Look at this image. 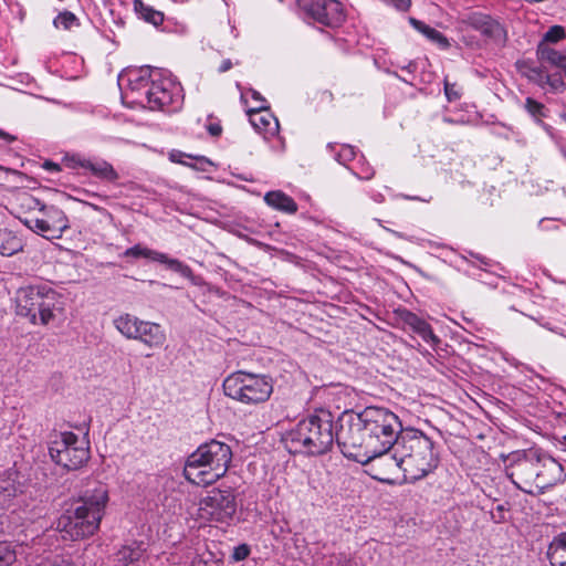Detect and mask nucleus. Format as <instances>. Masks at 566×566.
Instances as JSON below:
<instances>
[{
	"mask_svg": "<svg viewBox=\"0 0 566 566\" xmlns=\"http://www.w3.org/2000/svg\"><path fill=\"white\" fill-rule=\"evenodd\" d=\"M402 429L399 418L379 407H367L361 412L340 415L337 446L342 453L355 461H368L394 451Z\"/></svg>",
	"mask_w": 566,
	"mask_h": 566,
	"instance_id": "nucleus-1",
	"label": "nucleus"
},
{
	"mask_svg": "<svg viewBox=\"0 0 566 566\" xmlns=\"http://www.w3.org/2000/svg\"><path fill=\"white\" fill-rule=\"evenodd\" d=\"M507 476L524 493L534 494L533 486L544 490L555 483L562 467L537 448L503 457Z\"/></svg>",
	"mask_w": 566,
	"mask_h": 566,
	"instance_id": "nucleus-2",
	"label": "nucleus"
},
{
	"mask_svg": "<svg viewBox=\"0 0 566 566\" xmlns=\"http://www.w3.org/2000/svg\"><path fill=\"white\" fill-rule=\"evenodd\" d=\"M340 430V416L334 424L333 415L325 409L301 420L285 437L290 452L319 455L327 452Z\"/></svg>",
	"mask_w": 566,
	"mask_h": 566,
	"instance_id": "nucleus-3",
	"label": "nucleus"
},
{
	"mask_svg": "<svg viewBox=\"0 0 566 566\" xmlns=\"http://www.w3.org/2000/svg\"><path fill=\"white\" fill-rule=\"evenodd\" d=\"M386 460L392 461L407 476L419 479L437 468L439 457L434 442L429 437L420 430L409 428L400 432L391 457Z\"/></svg>",
	"mask_w": 566,
	"mask_h": 566,
	"instance_id": "nucleus-4",
	"label": "nucleus"
},
{
	"mask_svg": "<svg viewBox=\"0 0 566 566\" xmlns=\"http://www.w3.org/2000/svg\"><path fill=\"white\" fill-rule=\"evenodd\" d=\"M231 460V448L223 442L211 440L188 457L184 473L192 484L208 486L224 476Z\"/></svg>",
	"mask_w": 566,
	"mask_h": 566,
	"instance_id": "nucleus-5",
	"label": "nucleus"
},
{
	"mask_svg": "<svg viewBox=\"0 0 566 566\" xmlns=\"http://www.w3.org/2000/svg\"><path fill=\"white\" fill-rule=\"evenodd\" d=\"M14 300L17 314L34 325H48L63 311L62 295L46 283L19 287Z\"/></svg>",
	"mask_w": 566,
	"mask_h": 566,
	"instance_id": "nucleus-6",
	"label": "nucleus"
},
{
	"mask_svg": "<svg viewBox=\"0 0 566 566\" xmlns=\"http://www.w3.org/2000/svg\"><path fill=\"white\" fill-rule=\"evenodd\" d=\"M108 497H78L73 511L60 520L57 528L72 541L90 537L99 528Z\"/></svg>",
	"mask_w": 566,
	"mask_h": 566,
	"instance_id": "nucleus-7",
	"label": "nucleus"
},
{
	"mask_svg": "<svg viewBox=\"0 0 566 566\" xmlns=\"http://www.w3.org/2000/svg\"><path fill=\"white\" fill-rule=\"evenodd\" d=\"M222 388L227 397L238 402L258 405L270 398L273 382L266 375L239 370L226 377Z\"/></svg>",
	"mask_w": 566,
	"mask_h": 566,
	"instance_id": "nucleus-8",
	"label": "nucleus"
},
{
	"mask_svg": "<svg viewBox=\"0 0 566 566\" xmlns=\"http://www.w3.org/2000/svg\"><path fill=\"white\" fill-rule=\"evenodd\" d=\"M132 84V90L145 96L153 111H165L175 103L178 95L176 84L170 78L161 77V73L149 65L140 67L138 77Z\"/></svg>",
	"mask_w": 566,
	"mask_h": 566,
	"instance_id": "nucleus-9",
	"label": "nucleus"
},
{
	"mask_svg": "<svg viewBox=\"0 0 566 566\" xmlns=\"http://www.w3.org/2000/svg\"><path fill=\"white\" fill-rule=\"evenodd\" d=\"M23 205L29 209H38L40 216L34 218H25L22 222L36 234L45 239L53 240L62 238L65 230L70 228L69 219L56 206L43 205L39 199L27 195Z\"/></svg>",
	"mask_w": 566,
	"mask_h": 566,
	"instance_id": "nucleus-10",
	"label": "nucleus"
},
{
	"mask_svg": "<svg viewBox=\"0 0 566 566\" xmlns=\"http://www.w3.org/2000/svg\"><path fill=\"white\" fill-rule=\"evenodd\" d=\"M78 437L73 432H62L59 440L49 447V454L56 464L66 470H76L90 459L88 448L80 447Z\"/></svg>",
	"mask_w": 566,
	"mask_h": 566,
	"instance_id": "nucleus-11",
	"label": "nucleus"
},
{
	"mask_svg": "<svg viewBox=\"0 0 566 566\" xmlns=\"http://www.w3.org/2000/svg\"><path fill=\"white\" fill-rule=\"evenodd\" d=\"M296 6L306 21L336 28L345 20L343 4L337 0H296Z\"/></svg>",
	"mask_w": 566,
	"mask_h": 566,
	"instance_id": "nucleus-12",
	"label": "nucleus"
},
{
	"mask_svg": "<svg viewBox=\"0 0 566 566\" xmlns=\"http://www.w3.org/2000/svg\"><path fill=\"white\" fill-rule=\"evenodd\" d=\"M463 22L496 44H504L506 41V31L503 25L488 14L472 12L463 19Z\"/></svg>",
	"mask_w": 566,
	"mask_h": 566,
	"instance_id": "nucleus-13",
	"label": "nucleus"
},
{
	"mask_svg": "<svg viewBox=\"0 0 566 566\" xmlns=\"http://www.w3.org/2000/svg\"><path fill=\"white\" fill-rule=\"evenodd\" d=\"M126 258H145L149 259L151 261H156L163 264H166L168 269L171 271L179 273L184 277L191 279L193 273L190 266L182 263L181 261L177 259H171L167 254L148 249L146 247H143L140 244H136L132 248H128L123 253Z\"/></svg>",
	"mask_w": 566,
	"mask_h": 566,
	"instance_id": "nucleus-14",
	"label": "nucleus"
},
{
	"mask_svg": "<svg viewBox=\"0 0 566 566\" xmlns=\"http://www.w3.org/2000/svg\"><path fill=\"white\" fill-rule=\"evenodd\" d=\"M399 318L405 328L420 336L422 340L429 344L433 349L441 343V339L433 333L431 325L417 314L403 310L399 313Z\"/></svg>",
	"mask_w": 566,
	"mask_h": 566,
	"instance_id": "nucleus-15",
	"label": "nucleus"
},
{
	"mask_svg": "<svg viewBox=\"0 0 566 566\" xmlns=\"http://www.w3.org/2000/svg\"><path fill=\"white\" fill-rule=\"evenodd\" d=\"M70 163L72 164L71 167H73V168L82 167V168L88 169L95 177H97L99 179L107 180V181H116L118 179L117 171L114 169V167L109 163H107L105 160L91 161V160L72 157L70 159Z\"/></svg>",
	"mask_w": 566,
	"mask_h": 566,
	"instance_id": "nucleus-16",
	"label": "nucleus"
},
{
	"mask_svg": "<svg viewBox=\"0 0 566 566\" xmlns=\"http://www.w3.org/2000/svg\"><path fill=\"white\" fill-rule=\"evenodd\" d=\"M250 123L259 133L274 134L279 128V120L269 112V107L260 105L248 112Z\"/></svg>",
	"mask_w": 566,
	"mask_h": 566,
	"instance_id": "nucleus-17",
	"label": "nucleus"
},
{
	"mask_svg": "<svg viewBox=\"0 0 566 566\" xmlns=\"http://www.w3.org/2000/svg\"><path fill=\"white\" fill-rule=\"evenodd\" d=\"M135 339L148 347H159L164 344L166 335L159 324L142 321Z\"/></svg>",
	"mask_w": 566,
	"mask_h": 566,
	"instance_id": "nucleus-18",
	"label": "nucleus"
},
{
	"mask_svg": "<svg viewBox=\"0 0 566 566\" xmlns=\"http://www.w3.org/2000/svg\"><path fill=\"white\" fill-rule=\"evenodd\" d=\"M145 553L144 544L133 542L115 554V566H135Z\"/></svg>",
	"mask_w": 566,
	"mask_h": 566,
	"instance_id": "nucleus-19",
	"label": "nucleus"
},
{
	"mask_svg": "<svg viewBox=\"0 0 566 566\" xmlns=\"http://www.w3.org/2000/svg\"><path fill=\"white\" fill-rule=\"evenodd\" d=\"M537 56L541 62L558 67L566 76V51H557L546 43H539Z\"/></svg>",
	"mask_w": 566,
	"mask_h": 566,
	"instance_id": "nucleus-20",
	"label": "nucleus"
},
{
	"mask_svg": "<svg viewBox=\"0 0 566 566\" xmlns=\"http://www.w3.org/2000/svg\"><path fill=\"white\" fill-rule=\"evenodd\" d=\"M264 201L270 207L287 213H295L297 211L296 202L283 191H269L264 196Z\"/></svg>",
	"mask_w": 566,
	"mask_h": 566,
	"instance_id": "nucleus-21",
	"label": "nucleus"
},
{
	"mask_svg": "<svg viewBox=\"0 0 566 566\" xmlns=\"http://www.w3.org/2000/svg\"><path fill=\"white\" fill-rule=\"evenodd\" d=\"M547 556L552 566H566V533L554 537L549 544Z\"/></svg>",
	"mask_w": 566,
	"mask_h": 566,
	"instance_id": "nucleus-22",
	"label": "nucleus"
},
{
	"mask_svg": "<svg viewBox=\"0 0 566 566\" xmlns=\"http://www.w3.org/2000/svg\"><path fill=\"white\" fill-rule=\"evenodd\" d=\"M134 11L139 19L154 27H159L165 20V15L161 11L144 3L143 0H134Z\"/></svg>",
	"mask_w": 566,
	"mask_h": 566,
	"instance_id": "nucleus-23",
	"label": "nucleus"
},
{
	"mask_svg": "<svg viewBox=\"0 0 566 566\" xmlns=\"http://www.w3.org/2000/svg\"><path fill=\"white\" fill-rule=\"evenodd\" d=\"M142 319L130 314H123L114 319L116 329L126 338L135 339Z\"/></svg>",
	"mask_w": 566,
	"mask_h": 566,
	"instance_id": "nucleus-24",
	"label": "nucleus"
},
{
	"mask_svg": "<svg viewBox=\"0 0 566 566\" xmlns=\"http://www.w3.org/2000/svg\"><path fill=\"white\" fill-rule=\"evenodd\" d=\"M387 457H391V451L384 453L381 457H377L373 460L368 461H359L363 464L370 465V471H368L374 478L378 480L386 479V473L391 471L396 467L392 461L386 460Z\"/></svg>",
	"mask_w": 566,
	"mask_h": 566,
	"instance_id": "nucleus-25",
	"label": "nucleus"
},
{
	"mask_svg": "<svg viewBox=\"0 0 566 566\" xmlns=\"http://www.w3.org/2000/svg\"><path fill=\"white\" fill-rule=\"evenodd\" d=\"M22 250L21 240L11 231H0V253L6 256H11Z\"/></svg>",
	"mask_w": 566,
	"mask_h": 566,
	"instance_id": "nucleus-26",
	"label": "nucleus"
},
{
	"mask_svg": "<svg viewBox=\"0 0 566 566\" xmlns=\"http://www.w3.org/2000/svg\"><path fill=\"white\" fill-rule=\"evenodd\" d=\"M409 22L416 30H418L419 32L424 34L431 41L437 42L441 48L449 46V42H448L447 38L438 30L427 25L426 23L417 20L416 18H410Z\"/></svg>",
	"mask_w": 566,
	"mask_h": 566,
	"instance_id": "nucleus-27",
	"label": "nucleus"
},
{
	"mask_svg": "<svg viewBox=\"0 0 566 566\" xmlns=\"http://www.w3.org/2000/svg\"><path fill=\"white\" fill-rule=\"evenodd\" d=\"M17 560V552L10 543H0V566H11Z\"/></svg>",
	"mask_w": 566,
	"mask_h": 566,
	"instance_id": "nucleus-28",
	"label": "nucleus"
},
{
	"mask_svg": "<svg viewBox=\"0 0 566 566\" xmlns=\"http://www.w3.org/2000/svg\"><path fill=\"white\" fill-rule=\"evenodd\" d=\"M525 109L536 120H541L542 117L546 116V108H545L544 104L535 101L532 97H527L525 99Z\"/></svg>",
	"mask_w": 566,
	"mask_h": 566,
	"instance_id": "nucleus-29",
	"label": "nucleus"
},
{
	"mask_svg": "<svg viewBox=\"0 0 566 566\" xmlns=\"http://www.w3.org/2000/svg\"><path fill=\"white\" fill-rule=\"evenodd\" d=\"M492 500V497H489ZM491 518L495 523H501L506 520V515L509 514V510L505 507V504L500 503L496 497H493L490 509Z\"/></svg>",
	"mask_w": 566,
	"mask_h": 566,
	"instance_id": "nucleus-30",
	"label": "nucleus"
},
{
	"mask_svg": "<svg viewBox=\"0 0 566 566\" xmlns=\"http://www.w3.org/2000/svg\"><path fill=\"white\" fill-rule=\"evenodd\" d=\"M77 18L75 17V14H73L72 12L70 11H65L63 13H60L55 19H54V25L56 28H61V29H64V30H70L72 29L74 25H77Z\"/></svg>",
	"mask_w": 566,
	"mask_h": 566,
	"instance_id": "nucleus-31",
	"label": "nucleus"
},
{
	"mask_svg": "<svg viewBox=\"0 0 566 566\" xmlns=\"http://www.w3.org/2000/svg\"><path fill=\"white\" fill-rule=\"evenodd\" d=\"M547 84L551 87V91L554 93H562L566 88V84L563 81L562 76L557 73L547 74L542 82V85Z\"/></svg>",
	"mask_w": 566,
	"mask_h": 566,
	"instance_id": "nucleus-32",
	"label": "nucleus"
},
{
	"mask_svg": "<svg viewBox=\"0 0 566 566\" xmlns=\"http://www.w3.org/2000/svg\"><path fill=\"white\" fill-rule=\"evenodd\" d=\"M444 84V95L448 102H457L462 96V90L457 83H450L446 77L443 81Z\"/></svg>",
	"mask_w": 566,
	"mask_h": 566,
	"instance_id": "nucleus-33",
	"label": "nucleus"
},
{
	"mask_svg": "<svg viewBox=\"0 0 566 566\" xmlns=\"http://www.w3.org/2000/svg\"><path fill=\"white\" fill-rule=\"evenodd\" d=\"M566 36L565 29L560 25H553L544 34V42L556 43Z\"/></svg>",
	"mask_w": 566,
	"mask_h": 566,
	"instance_id": "nucleus-34",
	"label": "nucleus"
},
{
	"mask_svg": "<svg viewBox=\"0 0 566 566\" xmlns=\"http://www.w3.org/2000/svg\"><path fill=\"white\" fill-rule=\"evenodd\" d=\"M35 566H76L73 560L64 556H54L43 559Z\"/></svg>",
	"mask_w": 566,
	"mask_h": 566,
	"instance_id": "nucleus-35",
	"label": "nucleus"
},
{
	"mask_svg": "<svg viewBox=\"0 0 566 566\" xmlns=\"http://www.w3.org/2000/svg\"><path fill=\"white\" fill-rule=\"evenodd\" d=\"M356 156L355 149L353 146L344 145L340 150L336 154L335 159L345 165L348 161H352Z\"/></svg>",
	"mask_w": 566,
	"mask_h": 566,
	"instance_id": "nucleus-36",
	"label": "nucleus"
},
{
	"mask_svg": "<svg viewBox=\"0 0 566 566\" xmlns=\"http://www.w3.org/2000/svg\"><path fill=\"white\" fill-rule=\"evenodd\" d=\"M251 548L248 544H240L233 548L231 559L233 562H242L249 557Z\"/></svg>",
	"mask_w": 566,
	"mask_h": 566,
	"instance_id": "nucleus-37",
	"label": "nucleus"
},
{
	"mask_svg": "<svg viewBox=\"0 0 566 566\" xmlns=\"http://www.w3.org/2000/svg\"><path fill=\"white\" fill-rule=\"evenodd\" d=\"M193 159H195L193 164L185 163V165L192 167L200 171H208L209 170L208 168L213 166L212 161L203 156L195 157ZM178 161L181 163V160H178ZM182 164H184V161H182Z\"/></svg>",
	"mask_w": 566,
	"mask_h": 566,
	"instance_id": "nucleus-38",
	"label": "nucleus"
},
{
	"mask_svg": "<svg viewBox=\"0 0 566 566\" xmlns=\"http://www.w3.org/2000/svg\"><path fill=\"white\" fill-rule=\"evenodd\" d=\"M208 133L213 137H219L222 133V127L219 123H210L207 125Z\"/></svg>",
	"mask_w": 566,
	"mask_h": 566,
	"instance_id": "nucleus-39",
	"label": "nucleus"
},
{
	"mask_svg": "<svg viewBox=\"0 0 566 566\" xmlns=\"http://www.w3.org/2000/svg\"><path fill=\"white\" fill-rule=\"evenodd\" d=\"M222 501H226L227 500V505H226V512L224 514L227 516H231L234 512H235V503H234V497H232V500L230 501L229 497H221Z\"/></svg>",
	"mask_w": 566,
	"mask_h": 566,
	"instance_id": "nucleus-40",
	"label": "nucleus"
},
{
	"mask_svg": "<svg viewBox=\"0 0 566 566\" xmlns=\"http://www.w3.org/2000/svg\"><path fill=\"white\" fill-rule=\"evenodd\" d=\"M376 221H377V223H378L381 228H384L386 231L390 232V233H391V234H394L395 237H397V238H399V239H405L403 233L398 232V231H395V230H392V229H389V228H387V227L382 226V221H381V220H379V219H376Z\"/></svg>",
	"mask_w": 566,
	"mask_h": 566,
	"instance_id": "nucleus-41",
	"label": "nucleus"
},
{
	"mask_svg": "<svg viewBox=\"0 0 566 566\" xmlns=\"http://www.w3.org/2000/svg\"><path fill=\"white\" fill-rule=\"evenodd\" d=\"M232 67V62L230 60H223L218 69L220 73H224Z\"/></svg>",
	"mask_w": 566,
	"mask_h": 566,
	"instance_id": "nucleus-42",
	"label": "nucleus"
},
{
	"mask_svg": "<svg viewBox=\"0 0 566 566\" xmlns=\"http://www.w3.org/2000/svg\"><path fill=\"white\" fill-rule=\"evenodd\" d=\"M0 138L3 139L6 143H12L17 139L15 136L10 135L9 133L0 129Z\"/></svg>",
	"mask_w": 566,
	"mask_h": 566,
	"instance_id": "nucleus-43",
	"label": "nucleus"
},
{
	"mask_svg": "<svg viewBox=\"0 0 566 566\" xmlns=\"http://www.w3.org/2000/svg\"><path fill=\"white\" fill-rule=\"evenodd\" d=\"M44 168L50 171H60L61 170L60 166L53 161H45Z\"/></svg>",
	"mask_w": 566,
	"mask_h": 566,
	"instance_id": "nucleus-44",
	"label": "nucleus"
},
{
	"mask_svg": "<svg viewBox=\"0 0 566 566\" xmlns=\"http://www.w3.org/2000/svg\"><path fill=\"white\" fill-rule=\"evenodd\" d=\"M217 500H218V497H211V496H208V497H205V499L200 502V505L210 506V505H212Z\"/></svg>",
	"mask_w": 566,
	"mask_h": 566,
	"instance_id": "nucleus-45",
	"label": "nucleus"
},
{
	"mask_svg": "<svg viewBox=\"0 0 566 566\" xmlns=\"http://www.w3.org/2000/svg\"><path fill=\"white\" fill-rule=\"evenodd\" d=\"M252 98L255 101H260L261 103H265V99L261 96V94L256 91L252 92Z\"/></svg>",
	"mask_w": 566,
	"mask_h": 566,
	"instance_id": "nucleus-46",
	"label": "nucleus"
},
{
	"mask_svg": "<svg viewBox=\"0 0 566 566\" xmlns=\"http://www.w3.org/2000/svg\"><path fill=\"white\" fill-rule=\"evenodd\" d=\"M373 176H374V170L373 169H370V168L365 169V176L363 178L370 179Z\"/></svg>",
	"mask_w": 566,
	"mask_h": 566,
	"instance_id": "nucleus-47",
	"label": "nucleus"
},
{
	"mask_svg": "<svg viewBox=\"0 0 566 566\" xmlns=\"http://www.w3.org/2000/svg\"><path fill=\"white\" fill-rule=\"evenodd\" d=\"M97 495H107L108 491L107 490H98L97 491Z\"/></svg>",
	"mask_w": 566,
	"mask_h": 566,
	"instance_id": "nucleus-48",
	"label": "nucleus"
},
{
	"mask_svg": "<svg viewBox=\"0 0 566 566\" xmlns=\"http://www.w3.org/2000/svg\"><path fill=\"white\" fill-rule=\"evenodd\" d=\"M406 199H413V200H419L418 197H410V196H405Z\"/></svg>",
	"mask_w": 566,
	"mask_h": 566,
	"instance_id": "nucleus-49",
	"label": "nucleus"
},
{
	"mask_svg": "<svg viewBox=\"0 0 566 566\" xmlns=\"http://www.w3.org/2000/svg\"><path fill=\"white\" fill-rule=\"evenodd\" d=\"M376 201H381L382 200V196L381 195H378V197L375 198Z\"/></svg>",
	"mask_w": 566,
	"mask_h": 566,
	"instance_id": "nucleus-50",
	"label": "nucleus"
},
{
	"mask_svg": "<svg viewBox=\"0 0 566 566\" xmlns=\"http://www.w3.org/2000/svg\"><path fill=\"white\" fill-rule=\"evenodd\" d=\"M401 526L399 525H396V533L400 535L399 531H400Z\"/></svg>",
	"mask_w": 566,
	"mask_h": 566,
	"instance_id": "nucleus-51",
	"label": "nucleus"
},
{
	"mask_svg": "<svg viewBox=\"0 0 566 566\" xmlns=\"http://www.w3.org/2000/svg\"><path fill=\"white\" fill-rule=\"evenodd\" d=\"M562 118L564 119V122L566 123V113L562 114Z\"/></svg>",
	"mask_w": 566,
	"mask_h": 566,
	"instance_id": "nucleus-52",
	"label": "nucleus"
},
{
	"mask_svg": "<svg viewBox=\"0 0 566 566\" xmlns=\"http://www.w3.org/2000/svg\"><path fill=\"white\" fill-rule=\"evenodd\" d=\"M219 492L228 493V490H219Z\"/></svg>",
	"mask_w": 566,
	"mask_h": 566,
	"instance_id": "nucleus-53",
	"label": "nucleus"
},
{
	"mask_svg": "<svg viewBox=\"0 0 566 566\" xmlns=\"http://www.w3.org/2000/svg\"><path fill=\"white\" fill-rule=\"evenodd\" d=\"M565 446H566V436H565Z\"/></svg>",
	"mask_w": 566,
	"mask_h": 566,
	"instance_id": "nucleus-54",
	"label": "nucleus"
}]
</instances>
